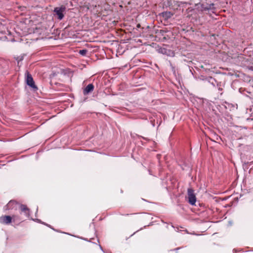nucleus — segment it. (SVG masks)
Instances as JSON below:
<instances>
[{
	"label": "nucleus",
	"instance_id": "nucleus-1",
	"mask_svg": "<svg viewBox=\"0 0 253 253\" xmlns=\"http://www.w3.org/2000/svg\"><path fill=\"white\" fill-rule=\"evenodd\" d=\"M196 6L199 11L207 13H208V12H209L210 10L214 9V4L213 3H208L207 2H203L202 3L196 4Z\"/></svg>",
	"mask_w": 253,
	"mask_h": 253
},
{
	"label": "nucleus",
	"instance_id": "nucleus-2",
	"mask_svg": "<svg viewBox=\"0 0 253 253\" xmlns=\"http://www.w3.org/2000/svg\"><path fill=\"white\" fill-rule=\"evenodd\" d=\"M187 199L188 203L191 205H195L196 202V197L194 191L192 188L187 190Z\"/></svg>",
	"mask_w": 253,
	"mask_h": 253
},
{
	"label": "nucleus",
	"instance_id": "nucleus-3",
	"mask_svg": "<svg viewBox=\"0 0 253 253\" xmlns=\"http://www.w3.org/2000/svg\"><path fill=\"white\" fill-rule=\"evenodd\" d=\"M66 10V7L62 5L59 7H56L54 8L53 10L55 14L57 16V18L59 20H61L63 18L64 15V12Z\"/></svg>",
	"mask_w": 253,
	"mask_h": 253
},
{
	"label": "nucleus",
	"instance_id": "nucleus-4",
	"mask_svg": "<svg viewBox=\"0 0 253 253\" xmlns=\"http://www.w3.org/2000/svg\"><path fill=\"white\" fill-rule=\"evenodd\" d=\"M27 84L34 89H37L38 88L35 84V82L31 74L29 72L27 73V78H26Z\"/></svg>",
	"mask_w": 253,
	"mask_h": 253
},
{
	"label": "nucleus",
	"instance_id": "nucleus-5",
	"mask_svg": "<svg viewBox=\"0 0 253 253\" xmlns=\"http://www.w3.org/2000/svg\"><path fill=\"white\" fill-rule=\"evenodd\" d=\"M18 206L17 202L14 200H11L5 206H4V209L5 211L17 209Z\"/></svg>",
	"mask_w": 253,
	"mask_h": 253
},
{
	"label": "nucleus",
	"instance_id": "nucleus-6",
	"mask_svg": "<svg viewBox=\"0 0 253 253\" xmlns=\"http://www.w3.org/2000/svg\"><path fill=\"white\" fill-rule=\"evenodd\" d=\"M20 214H24L25 217H28L30 215V210L26 205H21L20 206Z\"/></svg>",
	"mask_w": 253,
	"mask_h": 253
},
{
	"label": "nucleus",
	"instance_id": "nucleus-7",
	"mask_svg": "<svg viewBox=\"0 0 253 253\" xmlns=\"http://www.w3.org/2000/svg\"><path fill=\"white\" fill-rule=\"evenodd\" d=\"M12 221V217L9 215H3L0 217V222L2 224H9Z\"/></svg>",
	"mask_w": 253,
	"mask_h": 253
},
{
	"label": "nucleus",
	"instance_id": "nucleus-8",
	"mask_svg": "<svg viewBox=\"0 0 253 253\" xmlns=\"http://www.w3.org/2000/svg\"><path fill=\"white\" fill-rule=\"evenodd\" d=\"M94 86L93 84H88L83 90V93L84 95H86L91 92L94 89Z\"/></svg>",
	"mask_w": 253,
	"mask_h": 253
},
{
	"label": "nucleus",
	"instance_id": "nucleus-9",
	"mask_svg": "<svg viewBox=\"0 0 253 253\" xmlns=\"http://www.w3.org/2000/svg\"><path fill=\"white\" fill-rule=\"evenodd\" d=\"M160 15L161 16L164 20H167L173 15V13L170 11H165L160 13Z\"/></svg>",
	"mask_w": 253,
	"mask_h": 253
},
{
	"label": "nucleus",
	"instance_id": "nucleus-10",
	"mask_svg": "<svg viewBox=\"0 0 253 253\" xmlns=\"http://www.w3.org/2000/svg\"><path fill=\"white\" fill-rule=\"evenodd\" d=\"M11 217H12V221L13 222H16V221H19L21 220H22L24 218L22 216V215H12Z\"/></svg>",
	"mask_w": 253,
	"mask_h": 253
},
{
	"label": "nucleus",
	"instance_id": "nucleus-11",
	"mask_svg": "<svg viewBox=\"0 0 253 253\" xmlns=\"http://www.w3.org/2000/svg\"><path fill=\"white\" fill-rule=\"evenodd\" d=\"M167 33V31L164 30H157L156 32V33L158 34V36H162L163 37V39L164 40H166L167 38L165 37V34Z\"/></svg>",
	"mask_w": 253,
	"mask_h": 253
},
{
	"label": "nucleus",
	"instance_id": "nucleus-12",
	"mask_svg": "<svg viewBox=\"0 0 253 253\" xmlns=\"http://www.w3.org/2000/svg\"><path fill=\"white\" fill-rule=\"evenodd\" d=\"M224 107L225 109H229L230 111L234 109V106L232 105L227 103L226 102H225V104L224 105Z\"/></svg>",
	"mask_w": 253,
	"mask_h": 253
},
{
	"label": "nucleus",
	"instance_id": "nucleus-13",
	"mask_svg": "<svg viewBox=\"0 0 253 253\" xmlns=\"http://www.w3.org/2000/svg\"><path fill=\"white\" fill-rule=\"evenodd\" d=\"M87 51H88L86 49H81L79 50V53L83 56H85L86 55Z\"/></svg>",
	"mask_w": 253,
	"mask_h": 253
},
{
	"label": "nucleus",
	"instance_id": "nucleus-14",
	"mask_svg": "<svg viewBox=\"0 0 253 253\" xmlns=\"http://www.w3.org/2000/svg\"><path fill=\"white\" fill-rule=\"evenodd\" d=\"M193 10V9H192L191 8H188V9H187V11L188 12H190L191 11H192Z\"/></svg>",
	"mask_w": 253,
	"mask_h": 253
},
{
	"label": "nucleus",
	"instance_id": "nucleus-15",
	"mask_svg": "<svg viewBox=\"0 0 253 253\" xmlns=\"http://www.w3.org/2000/svg\"><path fill=\"white\" fill-rule=\"evenodd\" d=\"M215 234H213L212 235V239L213 240H214V239L215 238Z\"/></svg>",
	"mask_w": 253,
	"mask_h": 253
},
{
	"label": "nucleus",
	"instance_id": "nucleus-16",
	"mask_svg": "<svg viewBox=\"0 0 253 253\" xmlns=\"http://www.w3.org/2000/svg\"><path fill=\"white\" fill-rule=\"evenodd\" d=\"M135 213H131V214H124V215H127V216H128V215H134L135 214Z\"/></svg>",
	"mask_w": 253,
	"mask_h": 253
},
{
	"label": "nucleus",
	"instance_id": "nucleus-17",
	"mask_svg": "<svg viewBox=\"0 0 253 253\" xmlns=\"http://www.w3.org/2000/svg\"><path fill=\"white\" fill-rule=\"evenodd\" d=\"M229 224L230 225H232V222L231 221H229Z\"/></svg>",
	"mask_w": 253,
	"mask_h": 253
},
{
	"label": "nucleus",
	"instance_id": "nucleus-18",
	"mask_svg": "<svg viewBox=\"0 0 253 253\" xmlns=\"http://www.w3.org/2000/svg\"><path fill=\"white\" fill-rule=\"evenodd\" d=\"M250 69H251V70L253 71V67H251V68H250Z\"/></svg>",
	"mask_w": 253,
	"mask_h": 253
},
{
	"label": "nucleus",
	"instance_id": "nucleus-19",
	"mask_svg": "<svg viewBox=\"0 0 253 253\" xmlns=\"http://www.w3.org/2000/svg\"><path fill=\"white\" fill-rule=\"evenodd\" d=\"M226 200V199H225V198H222V201H223V200Z\"/></svg>",
	"mask_w": 253,
	"mask_h": 253
},
{
	"label": "nucleus",
	"instance_id": "nucleus-20",
	"mask_svg": "<svg viewBox=\"0 0 253 253\" xmlns=\"http://www.w3.org/2000/svg\"><path fill=\"white\" fill-rule=\"evenodd\" d=\"M140 26V24H138V25H137V27H139Z\"/></svg>",
	"mask_w": 253,
	"mask_h": 253
}]
</instances>
